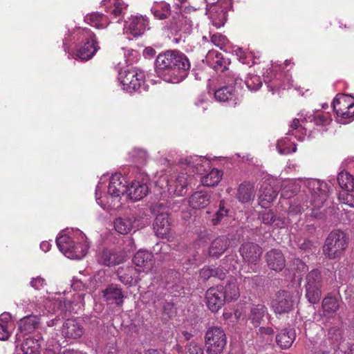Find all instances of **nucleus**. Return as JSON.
Wrapping results in <instances>:
<instances>
[{
	"label": "nucleus",
	"mask_w": 354,
	"mask_h": 354,
	"mask_svg": "<svg viewBox=\"0 0 354 354\" xmlns=\"http://www.w3.org/2000/svg\"><path fill=\"white\" fill-rule=\"evenodd\" d=\"M207 354H220L227 344V337L222 328L211 326L205 336Z\"/></svg>",
	"instance_id": "20e7f679"
},
{
	"label": "nucleus",
	"mask_w": 354,
	"mask_h": 354,
	"mask_svg": "<svg viewBox=\"0 0 354 354\" xmlns=\"http://www.w3.org/2000/svg\"><path fill=\"white\" fill-rule=\"evenodd\" d=\"M134 152L136 153L135 156L136 158V162L140 164L145 162L148 157L146 151L142 149H136L134 151Z\"/></svg>",
	"instance_id": "4d7b16f0"
},
{
	"label": "nucleus",
	"mask_w": 354,
	"mask_h": 354,
	"mask_svg": "<svg viewBox=\"0 0 354 354\" xmlns=\"http://www.w3.org/2000/svg\"><path fill=\"white\" fill-rule=\"evenodd\" d=\"M225 301L236 299L239 296V290L235 281H230L223 288Z\"/></svg>",
	"instance_id": "ea45409f"
},
{
	"label": "nucleus",
	"mask_w": 354,
	"mask_h": 354,
	"mask_svg": "<svg viewBox=\"0 0 354 354\" xmlns=\"http://www.w3.org/2000/svg\"><path fill=\"white\" fill-rule=\"evenodd\" d=\"M259 205L265 208H268L277 196V192L269 184H265L260 189Z\"/></svg>",
	"instance_id": "a878e982"
},
{
	"label": "nucleus",
	"mask_w": 354,
	"mask_h": 354,
	"mask_svg": "<svg viewBox=\"0 0 354 354\" xmlns=\"http://www.w3.org/2000/svg\"><path fill=\"white\" fill-rule=\"evenodd\" d=\"M141 270L133 266L120 267L117 271L119 280L124 284L132 286L139 281Z\"/></svg>",
	"instance_id": "a211bd4d"
},
{
	"label": "nucleus",
	"mask_w": 354,
	"mask_h": 354,
	"mask_svg": "<svg viewBox=\"0 0 354 354\" xmlns=\"http://www.w3.org/2000/svg\"><path fill=\"white\" fill-rule=\"evenodd\" d=\"M128 186L125 178L120 173H115L110 178L109 194L113 197H120L127 192Z\"/></svg>",
	"instance_id": "dca6fc26"
},
{
	"label": "nucleus",
	"mask_w": 354,
	"mask_h": 354,
	"mask_svg": "<svg viewBox=\"0 0 354 354\" xmlns=\"http://www.w3.org/2000/svg\"><path fill=\"white\" fill-rule=\"evenodd\" d=\"M149 179L147 176L142 177L141 180L136 179L128 187V194L130 198L134 201L143 198L149 192Z\"/></svg>",
	"instance_id": "4468645a"
},
{
	"label": "nucleus",
	"mask_w": 354,
	"mask_h": 354,
	"mask_svg": "<svg viewBox=\"0 0 354 354\" xmlns=\"http://www.w3.org/2000/svg\"><path fill=\"white\" fill-rule=\"evenodd\" d=\"M83 333L84 328L77 319H68L62 325V334L66 339H75L82 337Z\"/></svg>",
	"instance_id": "2eb2a0df"
},
{
	"label": "nucleus",
	"mask_w": 354,
	"mask_h": 354,
	"mask_svg": "<svg viewBox=\"0 0 354 354\" xmlns=\"http://www.w3.org/2000/svg\"><path fill=\"white\" fill-rule=\"evenodd\" d=\"M41 345L39 340L35 338H27L21 344L19 354H40Z\"/></svg>",
	"instance_id": "2f4dec72"
},
{
	"label": "nucleus",
	"mask_w": 354,
	"mask_h": 354,
	"mask_svg": "<svg viewBox=\"0 0 354 354\" xmlns=\"http://www.w3.org/2000/svg\"><path fill=\"white\" fill-rule=\"evenodd\" d=\"M348 246V239L341 230L332 231L327 236L323 246L324 254L330 259L340 257Z\"/></svg>",
	"instance_id": "f03ea898"
},
{
	"label": "nucleus",
	"mask_w": 354,
	"mask_h": 354,
	"mask_svg": "<svg viewBox=\"0 0 354 354\" xmlns=\"http://www.w3.org/2000/svg\"><path fill=\"white\" fill-rule=\"evenodd\" d=\"M88 245L85 243L75 242L72 250L69 252L68 258L71 259H81L85 257L88 250Z\"/></svg>",
	"instance_id": "58836bf2"
},
{
	"label": "nucleus",
	"mask_w": 354,
	"mask_h": 354,
	"mask_svg": "<svg viewBox=\"0 0 354 354\" xmlns=\"http://www.w3.org/2000/svg\"><path fill=\"white\" fill-rule=\"evenodd\" d=\"M60 307L62 310L69 312L70 313H76L77 310H75L73 306V301L71 300H64V301L60 302Z\"/></svg>",
	"instance_id": "6e6d98bb"
},
{
	"label": "nucleus",
	"mask_w": 354,
	"mask_h": 354,
	"mask_svg": "<svg viewBox=\"0 0 354 354\" xmlns=\"http://www.w3.org/2000/svg\"><path fill=\"white\" fill-rule=\"evenodd\" d=\"M99 263L106 266H113L123 261V257L108 249H103L97 256Z\"/></svg>",
	"instance_id": "393cba45"
},
{
	"label": "nucleus",
	"mask_w": 354,
	"mask_h": 354,
	"mask_svg": "<svg viewBox=\"0 0 354 354\" xmlns=\"http://www.w3.org/2000/svg\"><path fill=\"white\" fill-rule=\"evenodd\" d=\"M195 106L196 108V112H197L198 113H201L207 109L208 103L204 100H200L195 103Z\"/></svg>",
	"instance_id": "0e129e2a"
},
{
	"label": "nucleus",
	"mask_w": 354,
	"mask_h": 354,
	"mask_svg": "<svg viewBox=\"0 0 354 354\" xmlns=\"http://www.w3.org/2000/svg\"><path fill=\"white\" fill-rule=\"evenodd\" d=\"M337 182L342 189L348 192H354V176L346 171H341L337 175Z\"/></svg>",
	"instance_id": "72a5a7b5"
},
{
	"label": "nucleus",
	"mask_w": 354,
	"mask_h": 354,
	"mask_svg": "<svg viewBox=\"0 0 354 354\" xmlns=\"http://www.w3.org/2000/svg\"><path fill=\"white\" fill-rule=\"evenodd\" d=\"M104 18L105 16L102 14H100L99 12H93L88 15H86L85 17L84 21H90L91 22H97L100 21H104L105 19Z\"/></svg>",
	"instance_id": "5fc2aeb1"
},
{
	"label": "nucleus",
	"mask_w": 354,
	"mask_h": 354,
	"mask_svg": "<svg viewBox=\"0 0 354 354\" xmlns=\"http://www.w3.org/2000/svg\"><path fill=\"white\" fill-rule=\"evenodd\" d=\"M207 14L210 15L209 18L212 21L218 20L219 22H224L227 20L226 11L218 5L212 6L209 8H207Z\"/></svg>",
	"instance_id": "4c0bfd02"
},
{
	"label": "nucleus",
	"mask_w": 354,
	"mask_h": 354,
	"mask_svg": "<svg viewBox=\"0 0 354 354\" xmlns=\"http://www.w3.org/2000/svg\"><path fill=\"white\" fill-rule=\"evenodd\" d=\"M211 39L216 46H221L225 44L226 37L221 34H214L212 35Z\"/></svg>",
	"instance_id": "052dcab7"
},
{
	"label": "nucleus",
	"mask_w": 354,
	"mask_h": 354,
	"mask_svg": "<svg viewBox=\"0 0 354 354\" xmlns=\"http://www.w3.org/2000/svg\"><path fill=\"white\" fill-rule=\"evenodd\" d=\"M268 266L277 272L281 271L286 266V259L282 252L278 249H272L266 254Z\"/></svg>",
	"instance_id": "aec40b11"
},
{
	"label": "nucleus",
	"mask_w": 354,
	"mask_h": 354,
	"mask_svg": "<svg viewBox=\"0 0 354 354\" xmlns=\"http://www.w3.org/2000/svg\"><path fill=\"white\" fill-rule=\"evenodd\" d=\"M274 333V329L272 327H259L257 331V335L258 337L266 339L267 342H271L272 336Z\"/></svg>",
	"instance_id": "a18cd8bd"
},
{
	"label": "nucleus",
	"mask_w": 354,
	"mask_h": 354,
	"mask_svg": "<svg viewBox=\"0 0 354 354\" xmlns=\"http://www.w3.org/2000/svg\"><path fill=\"white\" fill-rule=\"evenodd\" d=\"M281 142H278L277 145V148L278 149L279 153L282 155L294 153L297 151V147L295 145H292V149H290V147H287L281 148Z\"/></svg>",
	"instance_id": "bf43d9fd"
},
{
	"label": "nucleus",
	"mask_w": 354,
	"mask_h": 354,
	"mask_svg": "<svg viewBox=\"0 0 354 354\" xmlns=\"http://www.w3.org/2000/svg\"><path fill=\"white\" fill-rule=\"evenodd\" d=\"M228 209L225 206L224 201H221L219 203L218 209L212 215V218H209V221L212 225H217L222 219L227 216Z\"/></svg>",
	"instance_id": "37998d69"
},
{
	"label": "nucleus",
	"mask_w": 354,
	"mask_h": 354,
	"mask_svg": "<svg viewBox=\"0 0 354 354\" xmlns=\"http://www.w3.org/2000/svg\"><path fill=\"white\" fill-rule=\"evenodd\" d=\"M113 6L114 8L111 10V13L115 17L120 16L127 8V5L122 0H115Z\"/></svg>",
	"instance_id": "09e8293b"
},
{
	"label": "nucleus",
	"mask_w": 354,
	"mask_h": 354,
	"mask_svg": "<svg viewBox=\"0 0 354 354\" xmlns=\"http://www.w3.org/2000/svg\"><path fill=\"white\" fill-rule=\"evenodd\" d=\"M118 80L122 88L129 93L138 91L145 81L144 73L137 68H129L121 71Z\"/></svg>",
	"instance_id": "39448f33"
},
{
	"label": "nucleus",
	"mask_w": 354,
	"mask_h": 354,
	"mask_svg": "<svg viewBox=\"0 0 354 354\" xmlns=\"http://www.w3.org/2000/svg\"><path fill=\"white\" fill-rule=\"evenodd\" d=\"M315 248L312 241L309 240H304V241L299 245V248L306 252H310L313 251Z\"/></svg>",
	"instance_id": "13d9d810"
},
{
	"label": "nucleus",
	"mask_w": 354,
	"mask_h": 354,
	"mask_svg": "<svg viewBox=\"0 0 354 354\" xmlns=\"http://www.w3.org/2000/svg\"><path fill=\"white\" fill-rule=\"evenodd\" d=\"M192 177L185 173H181L178 175L174 185H171L169 181L167 180L168 191L173 192L176 194L183 196L184 193V189L187 187V185L191 183Z\"/></svg>",
	"instance_id": "b1692460"
},
{
	"label": "nucleus",
	"mask_w": 354,
	"mask_h": 354,
	"mask_svg": "<svg viewBox=\"0 0 354 354\" xmlns=\"http://www.w3.org/2000/svg\"><path fill=\"white\" fill-rule=\"evenodd\" d=\"M239 252L245 262L256 264L262 254V249L257 243L245 242L241 245Z\"/></svg>",
	"instance_id": "9d476101"
},
{
	"label": "nucleus",
	"mask_w": 354,
	"mask_h": 354,
	"mask_svg": "<svg viewBox=\"0 0 354 354\" xmlns=\"http://www.w3.org/2000/svg\"><path fill=\"white\" fill-rule=\"evenodd\" d=\"M183 24H180V25H183ZM179 24H170L169 26H167V30L170 32L171 35H177L179 31Z\"/></svg>",
	"instance_id": "774afa93"
},
{
	"label": "nucleus",
	"mask_w": 354,
	"mask_h": 354,
	"mask_svg": "<svg viewBox=\"0 0 354 354\" xmlns=\"http://www.w3.org/2000/svg\"><path fill=\"white\" fill-rule=\"evenodd\" d=\"M295 301L292 294L287 290H279L276 293L272 302V308L275 314L288 313L293 310Z\"/></svg>",
	"instance_id": "423d86ee"
},
{
	"label": "nucleus",
	"mask_w": 354,
	"mask_h": 354,
	"mask_svg": "<svg viewBox=\"0 0 354 354\" xmlns=\"http://www.w3.org/2000/svg\"><path fill=\"white\" fill-rule=\"evenodd\" d=\"M135 221L136 219L133 216L116 218L113 222L114 228L120 234H127L133 230Z\"/></svg>",
	"instance_id": "cd10ccee"
},
{
	"label": "nucleus",
	"mask_w": 354,
	"mask_h": 354,
	"mask_svg": "<svg viewBox=\"0 0 354 354\" xmlns=\"http://www.w3.org/2000/svg\"><path fill=\"white\" fill-rule=\"evenodd\" d=\"M327 336L331 344L338 345L344 338L343 330L340 327L332 326L328 329Z\"/></svg>",
	"instance_id": "79ce46f5"
},
{
	"label": "nucleus",
	"mask_w": 354,
	"mask_h": 354,
	"mask_svg": "<svg viewBox=\"0 0 354 354\" xmlns=\"http://www.w3.org/2000/svg\"><path fill=\"white\" fill-rule=\"evenodd\" d=\"M259 218L263 223L272 226L274 228H283L286 225L284 218L277 216L271 210H263L259 212Z\"/></svg>",
	"instance_id": "5701e85b"
},
{
	"label": "nucleus",
	"mask_w": 354,
	"mask_h": 354,
	"mask_svg": "<svg viewBox=\"0 0 354 354\" xmlns=\"http://www.w3.org/2000/svg\"><path fill=\"white\" fill-rule=\"evenodd\" d=\"M222 176V171L217 169H212L207 175L201 178V183L204 186L213 187L218 185Z\"/></svg>",
	"instance_id": "473e14b6"
},
{
	"label": "nucleus",
	"mask_w": 354,
	"mask_h": 354,
	"mask_svg": "<svg viewBox=\"0 0 354 354\" xmlns=\"http://www.w3.org/2000/svg\"><path fill=\"white\" fill-rule=\"evenodd\" d=\"M323 279L318 269H313L306 276V297L312 304L319 303L322 297Z\"/></svg>",
	"instance_id": "7ed1b4c3"
},
{
	"label": "nucleus",
	"mask_w": 354,
	"mask_h": 354,
	"mask_svg": "<svg viewBox=\"0 0 354 354\" xmlns=\"http://www.w3.org/2000/svg\"><path fill=\"white\" fill-rule=\"evenodd\" d=\"M10 336L6 322H1L0 319V340H6Z\"/></svg>",
	"instance_id": "3c124183"
},
{
	"label": "nucleus",
	"mask_w": 354,
	"mask_h": 354,
	"mask_svg": "<svg viewBox=\"0 0 354 354\" xmlns=\"http://www.w3.org/2000/svg\"><path fill=\"white\" fill-rule=\"evenodd\" d=\"M210 203V195L205 192H196L189 198V205L193 209H201Z\"/></svg>",
	"instance_id": "bb28decb"
},
{
	"label": "nucleus",
	"mask_w": 354,
	"mask_h": 354,
	"mask_svg": "<svg viewBox=\"0 0 354 354\" xmlns=\"http://www.w3.org/2000/svg\"><path fill=\"white\" fill-rule=\"evenodd\" d=\"M205 298L209 309L212 312H217L225 301L223 287L216 286L209 288L206 292Z\"/></svg>",
	"instance_id": "1a4fd4ad"
},
{
	"label": "nucleus",
	"mask_w": 354,
	"mask_h": 354,
	"mask_svg": "<svg viewBox=\"0 0 354 354\" xmlns=\"http://www.w3.org/2000/svg\"><path fill=\"white\" fill-rule=\"evenodd\" d=\"M230 243V240L227 236H220L216 238L209 246V254L218 258L229 248Z\"/></svg>",
	"instance_id": "4be33fe9"
},
{
	"label": "nucleus",
	"mask_w": 354,
	"mask_h": 354,
	"mask_svg": "<svg viewBox=\"0 0 354 354\" xmlns=\"http://www.w3.org/2000/svg\"><path fill=\"white\" fill-rule=\"evenodd\" d=\"M145 24H126L124 27V33L127 36L136 37L145 32Z\"/></svg>",
	"instance_id": "a19ab883"
},
{
	"label": "nucleus",
	"mask_w": 354,
	"mask_h": 354,
	"mask_svg": "<svg viewBox=\"0 0 354 354\" xmlns=\"http://www.w3.org/2000/svg\"><path fill=\"white\" fill-rule=\"evenodd\" d=\"M226 275L225 272L221 268H213V277L218 278L220 280L225 279Z\"/></svg>",
	"instance_id": "338daca9"
},
{
	"label": "nucleus",
	"mask_w": 354,
	"mask_h": 354,
	"mask_svg": "<svg viewBox=\"0 0 354 354\" xmlns=\"http://www.w3.org/2000/svg\"><path fill=\"white\" fill-rule=\"evenodd\" d=\"M295 337L294 329H284L276 336V341L281 348H288L291 346Z\"/></svg>",
	"instance_id": "c85d7f7f"
},
{
	"label": "nucleus",
	"mask_w": 354,
	"mask_h": 354,
	"mask_svg": "<svg viewBox=\"0 0 354 354\" xmlns=\"http://www.w3.org/2000/svg\"><path fill=\"white\" fill-rule=\"evenodd\" d=\"M294 264L296 266V270L299 272H304L308 270V266L306 263L299 259L294 260Z\"/></svg>",
	"instance_id": "69168bd1"
},
{
	"label": "nucleus",
	"mask_w": 354,
	"mask_h": 354,
	"mask_svg": "<svg viewBox=\"0 0 354 354\" xmlns=\"http://www.w3.org/2000/svg\"><path fill=\"white\" fill-rule=\"evenodd\" d=\"M238 79L232 77H228L225 82L227 85L224 86L214 92V97L219 102H227L233 100L235 101L236 91L233 86L237 83Z\"/></svg>",
	"instance_id": "ddd939ff"
},
{
	"label": "nucleus",
	"mask_w": 354,
	"mask_h": 354,
	"mask_svg": "<svg viewBox=\"0 0 354 354\" xmlns=\"http://www.w3.org/2000/svg\"><path fill=\"white\" fill-rule=\"evenodd\" d=\"M191 64L188 57L178 50H167L156 59V73L167 82L176 84L187 76Z\"/></svg>",
	"instance_id": "f257e3e1"
},
{
	"label": "nucleus",
	"mask_w": 354,
	"mask_h": 354,
	"mask_svg": "<svg viewBox=\"0 0 354 354\" xmlns=\"http://www.w3.org/2000/svg\"><path fill=\"white\" fill-rule=\"evenodd\" d=\"M309 190L310 191L313 201L315 206L322 205L328 198L327 185L319 180H313L309 183Z\"/></svg>",
	"instance_id": "f8f14e48"
},
{
	"label": "nucleus",
	"mask_w": 354,
	"mask_h": 354,
	"mask_svg": "<svg viewBox=\"0 0 354 354\" xmlns=\"http://www.w3.org/2000/svg\"><path fill=\"white\" fill-rule=\"evenodd\" d=\"M151 12L157 19L163 20L170 15V6L165 2L156 3L152 7Z\"/></svg>",
	"instance_id": "f704fd0d"
},
{
	"label": "nucleus",
	"mask_w": 354,
	"mask_h": 354,
	"mask_svg": "<svg viewBox=\"0 0 354 354\" xmlns=\"http://www.w3.org/2000/svg\"><path fill=\"white\" fill-rule=\"evenodd\" d=\"M199 276L203 281L208 280L210 277H213V268L204 267L200 270Z\"/></svg>",
	"instance_id": "864d4df0"
},
{
	"label": "nucleus",
	"mask_w": 354,
	"mask_h": 354,
	"mask_svg": "<svg viewBox=\"0 0 354 354\" xmlns=\"http://www.w3.org/2000/svg\"><path fill=\"white\" fill-rule=\"evenodd\" d=\"M339 201L351 207H354V194L347 192H340L338 194Z\"/></svg>",
	"instance_id": "49530a36"
},
{
	"label": "nucleus",
	"mask_w": 354,
	"mask_h": 354,
	"mask_svg": "<svg viewBox=\"0 0 354 354\" xmlns=\"http://www.w3.org/2000/svg\"><path fill=\"white\" fill-rule=\"evenodd\" d=\"M333 109L336 114L344 118L348 119L354 116V102L344 95H337L333 100Z\"/></svg>",
	"instance_id": "6e6552de"
},
{
	"label": "nucleus",
	"mask_w": 354,
	"mask_h": 354,
	"mask_svg": "<svg viewBox=\"0 0 354 354\" xmlns=\"http://www.w3.org/2000/svg\"><path fill=\"white\" fill-rule=\"evenodd\" d=\"M254 197V189L252 184L244 182L241 183L238 189L237 198L241 203H247Z\"/></svg>",
	"instance_id": "7c9ffc66"
},
{
	"label": "nucleus",
	"mask_w": 354,
	"mask_h": 354,
	"mask_svg": "<svg viewBox=\"0 0 354 354\" xmlns=\"http://www.w3.org/2000/svg\"><path fill=\"white\" fill-rule=\"evenodd\" d=\"M245 84L247 87L251 91H257L262 86V82L259 76L253 75L249 77Z\"/></svg>",
	"instance_id": "de8ad7c7"
},
{
	"label": "nucleus",
	"mask_w": 354,
	"mask_h": 354,
	"mask_svg": "<svg viewBox=\"0 0 354 354\" xmlns=\"http://www.w3.org/2000/svg\"><path fill=\"white\" fill-rule=\"evenodd\" d=\"M322 308L324 312L333 313L339 308L337 299L333 297H326L322 301Z\"/></svg>",
	"instance_id": "c03bdc74"
},
{
	"label": "nucleus",
	"mask_w": 354,
	"mask_h": 354,
	"mask_svg": "<svg viewBox=\"0 0 354 354\" xmlns=\"http://www.w3.org/2000/svg\"><path fill=\"white\" fill-rule=\"evenodd\" d=\"M46 281L44 278L41 277H37L36 278H32L30 281V285L35 289L40 290L46 286Z\"/></svg>",
	"instance_id": "603ef678"
},
{
	"label": "nucleus",
	"mask_w": 354,
	"mask_h": 354,
	"mask_svg": "<svg viewBox=\"0 0 354 354\" xmlns=\"http://www.w3.org/2000/svg\"><path fill=\"white\" fill-rule=\"evenodd\" d=\"M185 354H204L203 350L200 345L196 342H190L186 347Z\"/></svg>",
	"instance_id": "8fccbe9b"
},
{
	"label": "nucleus",
	"mask_w": 354,
	"mask_h": 354,
	"mask_svg": "<svg viewBox=\"0 0 354 354\" xmlns=\"http://www.w3.org/2000/svg\"><path fill=\"white\" fill-rule=\"evenodd\" d=\"M153 225L154 232L158 237L160 239L169 237L171 230V224L168 214L160 213L158 214Z\"/></svg>",
	"instance_id": "9b49d317"
},
{
	"label": "nucleus",
	"mask_w": 354,
	"mask_h": 354,
	"mask_svg": "<svg viewBox=\"0 0 354 354\" xmlns=\"http://www.w3.org/2000/svg\"><path fill=\"white\" fill-rule=\"evenodd\" d=\"M83 32L87 41L77 50V56L82 60H88L93 57L100 47L95 34L87 29L83 30Z\"/></svg>",
	"instance_id": "0eeeda50"
},
{
	"label": "nucleus",
	"mask_w": 354,
	"mask_h": 354,
	"mask_svg": "<svg viewBox=\"0 0 354 354\" xmlns=\"http://www.w3.org/2000/svg\"><path fill=\"white\" fill-rule=\"evenodd\" d=\"M269 315L267 307L262 304H252L246 315L248 321L255 328L259 326L264 317Z\"/></svg>",
	"instance_id": "f3484780"
},
{
	"label": "nucleus",
	"mask_w": 354,
	"mask_h": 354,
	"mask_svg": "<svg viewBox=\"0 0 354 354\" xmlns=\"http://www.w3.org/2000/svg\"><path fill=\"white\" fill-rule=\"evenodd\" d=\"M75 243V242L66 234L59 236L56 240V243L58 248L68 258L69 252H71V250H72L73 245Z\"/></svg>",
	"instance_id": "e433bc0d"
},
{
	"label": "nucleus",
	"mask_w": 354,
	"mask_h": 354,
	"mask_svg": "<svg viewBox=\"0 0 354 354\" xmlns=\"http://www.w3.org/2000/svg\"><path fill=\"white\" fill-rule=\"evenodd\" d=\"M304 210V205H301L299 203H291L289 207L290 214H297L301 213Z\"/></svg>",
	"instance_id": "680f3d73"
},
{
	"label": "nucleus",
	"mask_w": 354,
	"mask_h": 354,
	"mask_svg": "<svg viewBox=\"0 0 354 354\" xmlns=\"http://www.w3.org/2000/svg\"><path fill=\"white\" fill-rule=\"evenodd\" d=\"M207 58L212 59L213 68L215 70L224 71L227 68V66L229 64V62L223 57L222 53L218 52H209Z\"/></svg>",
	"instance_id": "c9c22d12"
},
{
	"label": "nucleus",
	"mask_w": 354,
	"mask_h": 354,
	"mask_svg": "<svg viewBox=\"0 0 354 354\" xmlns=\"http://www.w3.org/2000/svg\"><path fill=\"white\" fill-rule=\"evenodd\" d=\"M290 128L291 129V130L288 131V133H292V134H294V133H292L293 131H297L299 132H301L303 130H304L303 127L300 124L299 119H297V118H295L292 121V122L290 125Z\"/></svg>",
	"instance_id": "e2e57ef3"
},
{
	"label": "nucleus",
	"mask_w": 354,
	"mask_h": 354,
	"mask_svg": "<svg viewBox=\"0 0 354 354\" xmlns=\"http://www.w3.org/2000/svg\"><path fill=\"white\" fill-rule=\"evenodd\" d=\"M102 292L106 301H114L117 305H121L123 303V293L118 286L111 284L104 289Z\"/></svg>",
	"instance_id": "c756f323"
},
{
	"label": "nucleus",
	"mask_w": 354,
	"mask_h": 354,
	"mask_svg": "<svg viewBox=\"0 0 354 354\" xmlns=\"http://www.w3.org/2000/svg\"><path fill=\"white\" fill-rule=\"evenodd\" d=\"M40 324V317L35 315H29L21 318L18 322L19 331L24 335H28L34 332Z\"/></svg>",
	"instance_id": "412c9836"
},
{
	"label": "nucleus",
	"mask_w": 354,
	"mask_h": 354,
	"mask_svg": "<svg viewBox=\"0 0 354 354\" xmlns=\"http://www.w3.org/2000/svg\"><path fill=\"white\" fill-rule=\"evenodd\" d=\"M133 262L136 266L140 268L141 271L147 272L153 268V254L147 250H140L134 254Z\"/></svg>",
	"instance_id": "6ab92c4d"
}]
</instances>
